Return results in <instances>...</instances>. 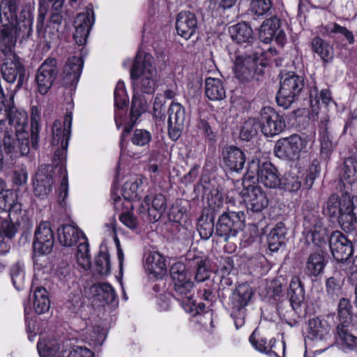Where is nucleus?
<instances>
[{
    "label": "nucleus",
    "instance_id": "nucleus-64",
    "mask_svg": "<svg viewBox=\"0 0 357 357\" xmlns=\"http://www.w3.org/2000/svg\"><path fill=\"white\" fill-rule=\"evenodd\" d=\"M188 266L190 268H206L211 266L209 260L205 256H197L194 257Z\"/></svg>",
    "mask_w": 357,
    "mask_h": 357
},
{
    "label": "nucleus",
    "instance_id": "nucleus-9",
    "mask_svg": "<svg viewBox=\"0 0 357 357\" xmlns=\"http://www.w3.org/2000/svg\"><path fill=\"white\" fill-rule=\"evenodd\" d=\"M84 296L98 306L117 305L118 296L114 288L108 282H86L83 289Z\"/></svg>",
    "mask_w": 357,
    "mask_h": 357
},
{
    "label": "nucleus",
    "instance_id": "nucleus-47",
    "mask_svg": "<svg viewBox=\"0 0 357 357\" xmlns=\"http://www.w3.org/2000/svg\"><path fill=\"white\" fill-rule=\"evenodd\" d=\"M233 269H220L222 273H230ZM220 269H188L187 275L191 279L190 274H195V280L198 282H204L209 277L211 273H218Z\"/></svg>",
    "mask_w": 357,
    "mask_h": 357
},
{
    "label": "nucleus",
    "instance_id": "nucleus-28",
    "mask_svg": "<svg viewBox=\"0 0 357 357\" xmlns=\"http://www.w3.org/2000/svg\"><path fill=\"white\" fill-rule=\"evenodd\" d=\"M50 167V165L42 167L36 174L33 187L37 197L43 198L52 192L54 181L52 176L47 174Z\"/></svg>",
    "mask_w": 357,
    "mask_h": 357
},
{
    "label": "nucleus",
    "instance_id": "nucleus-4",
    "mask_svg": "<svg viewBox=\"0 0 357 357\" xmlns=\"http://www.w3.org/2000/svg\"><path fill=\"white\" fill-rule=\"evenodd\" d=\"M276 50L268 48L266 51L255 52L253 56L241 52L238 50L235 54L234 61V70L236 77L242 82H246L254 77L257 61L261 56H264L266 59H270L276 54Z\"/></svg>",
    "mask_w": 357,
    "mask_h": 357
},
{
    "label": "nucleus",
    "instance_id": "nucleus-19",
    "mask_svg": "<svg viewBox=\"0 0 357 357\" xmlns=\"http://www.w3.org/2000/svg\"><path fill=\"white\" fill-rule=\"evenodd\" d=\"M95 20L94 12L92 8L87 7L84 12L79 13L75 21L74 40L79 45L86 43L90 29Z\"/></svg>",
    "mask_w": 357,
    "mask_h": 357
},
{
    "label": "nucleus",
    "instance_id": "nucleus-25",
    "mask_svg": "<svg viewBox=\"0 0 357 357\" xmlns=\"http://www.w3.org/2000/svg\"><path fill=\"white\" fill-rule=\"evenodd\" d=\"M197 29V20L194 13L190 11H182L178 14L176 29L179 36L188 40L195 33Z\"/></svg>",
    "mask_w": 357,
    "mask_h": 357
},
{
    "label": "nucleus",
    "instance_id": "nucleus-2",
    "mask_svg": "<svg viewBox=\"0 0 357 357\" xmlns=\"http://www.w3.org/2000/svg\"><path fill=\"white\" fill-rule=\"evenodd\" d=\"M134 91L152 93L157 82L154 59L149 54L138 53L130 70Z\"/></svg>",
    "mask_w": 357,
    "mask_h": 357
},
{
    "label": "nucleus",
    "instance_id": "nucleus-59",
    "mask_svg": "<svg viewBox=\"0 0 357 357\" xmlns=\"http://www.w3.org/2000/svg\"><path fill=\"white\" fill-rule=\"evenodd\" d=\"M284 187L287 190L296 192L301 187V182L298 176L289 174L286 175Z\"/></svg>",
    "mask_w": 357,
    "mask_h": 357
},
{
    "label": "nucleus",
    "instance_id": "nucleus-3",
    "mask_svg": "<svg viewBox=\"0 0 357 357\" xmlns=\"http://www.w3.org/2000/svg\"><path fill=\"white\" fill-rule=\"evenodd\" d=\"M58 239L64 246L71 247L80 242L76 254V263L79 268H89V244L84 234L71 225H62L58 229Z\"/></svg>",
    "mask_w": 357,
    "mask_h": 357
},
{
    "label": "nucleus",
    "instance_id": "nucleus-11",
    "mask_svg": "<svg viewBox=\"0 0 357 357\" xmlns=\"http://www.w3.org/2000/svg\"><path fill=\"white\" fill-rule=\"evenodd\" d=\"M72 120V113H67L63 121L61 120L54 121L52 128V144L53 146H57L54 151V158H57L59 161L63 160L66 157L70 135Z\"/></svg>",
    "mask_w": 357,
    "mask_h": 357
},
{
    "label": "nucleus",
    "instance_id": "nucleus-38",
    "mask_svg": "<svg viewBox=\"0 0 357 357\" xmlns=\"http://www.w3.org/2000/svg\"><path fill=\"white\" fill-rule=\"evenodd\" d=\"M326 210L330 216H338L339 218L342 219L345 214L349 215L351 213L352 208L351 207L350 201L348 202L347 206L342 205L337 196L332 195L327 202Z\"/></svg>",
    "mask_w": 357,
    "mask_h": 357
},
{
    "label": "nucleus",
    "instance_id": "nucleus-58",
    "mask_svg": "<svg viewBox=\"0 0 357 357\" xmlns=\"http://www.w3.org/2000/svg\"><path fill=\"white\" fill-rule=\"evenodd\" d=\"M262 168V165H260L259 160L258 159L252 160L248 162V170L245 174V177L248 179H253L256 176L257 179L259 178V173Z\"/></svg>",
    "mask_w": 357,
    "mask_h": 357
},
{
    "label": "nucleus",
    "instance_id": "nucleus-27",
    "mask_svg": "<svg viewBox=\"0 0 357 357\" xmlns=\"http://www.w3.org/2000/svg\"><path fill=\"white\" fill-rule=\"evenodd\" d=\"M84 61L81 57L70 56L68 59L63 68V82L66 86L76 85L82 70Z\"/></svg>",
    "mask_w": 357,
    "mask_h": 357
},
{
    "label": "nucleus",
    "instance_id": "nucleus-54",
    "mask_svg": "<svg viewBox=\"0 0 357 357\" xmlns=\"http://www.w3.org/2000/svg\"><path fill=\"white\" fill-rule=\"evenodd\" d=\"M16 232V227L13 222L8 220L2 221L0 225V245L3 242V236L12 238Z\"/></svg>",
    "mask_w": 357,
    "mask_h": 357
},
{
    "label": "nucleus",
    "instance_id": "nucleus-55",
    "mask_svg": "<svg viewBox=\"0 0 357 357\" xmlns=\"http://www.w3.org/2000/svg\"><path fill=\"white\" fill-rule=\"evenodd\" d=\"M10 275L14 287L20 291L23 289L25 282L24 269H10Z\"/></svg>",
    "mask_w": 357,
    "mask_h": 357
},
{
    "label": "nucleus",
    "instance_id": "nucleus-63",
    "mask_svg": "<svg viewBox=\"0 0 357 357\" xmlns=\"http://www.w3.org/2000/svg\"><path fill=\"white\" fill-rule=\"evenodd\" d=\"M208 204L209 207L213 211H216L220 208L223 205V201L221 197L218 194H213L208 195Z\"/></svg>",
    "mask_w": 357,
    "mask_h": 357
},
{
    "label": "nucleus",
    "instance_id": "nucleus-17",
    "mask_svg": "<svg viewBox=\"0 0 357 357\" xmlns=\"http://www.w3.org/2000/svg\"><path fill=\"white\" fill-rule=\"evenodd\" d=\"M54 243V238L51 223L48 221H42L35 231L33 243L34 255L49 254L52 250Z\"/></svg>",
    "mask_w": 357,
    "mask_h": 357
},
{
    "label": "nucleus",
    "instance_id": "nucleus-20",
    "mask_svg": "<svg viewBox=\"0 0 357 357\" xmlns=\"http://www.w3.org/2000/svg\"><path fill=\"white\" fill-rule=\"evenodd\" d=\"M56 60L54 58L47 59L39 68L36 81L38 90L42 95L46 94L56 76Z\"/></svg>",
    "mask_w": 357,
    "mask_h": 357
},
{
    "label": "nucleus",
    "instance_id": "nucleus-23",
    "mask_svg": "<svg viewBox=\"0 0 357 357\" xmlns=\"http://www.w3.org/2000/svg\"><path fill=\"white\" fill-rule=\"evenodd\" d=\"M166 208V199L163 195H146L139 207L140 213H148L152 221L158 220Z\"/></svg>",
    "mask_w": 357,
    "mask_h": 357
},
{
    "label": "nucleus",
    "instance_id": "nucleus-7",
    "mask_svg": "<svg viewBox=\"0 0 357 357\" xmlns=\"http://www.w3.org/2000/svg\"><path fill=\"white\" fill-rule=\"evenodd\" d=\"M304 79L294 73L282 76L276 101L280 107L288 109L295 102L304 88Z\"/></svg>",
    "mask_w": 357,
    "mask_h": 357
},
{
    "label": "nucleus",
    "instance_id": "nucleus-32",
    "mask_svg": "<svg viewBox=\"0 0 357 357\" xmlns=\"http://www.w3.org/2000/svg\"><path fill=\"white\" fill-rule=\"evenodd\" d=\"M287 296L289 297L290 305L294 311H297L301 308L305 300V289L303 284L298 278H292L288 289Z\"/></svg>",
    "mask_w": 357,
    "mask_h": 357
},
{
    "label": "nucleus",
    "instance_id": "nucleus-41",
    "mask_svg": "<svg viewBox=\"0 0 357 357\" xmlns=\"http://www.w3.org/2000/svg\"><path fill=\"white\" fill-rule=\"evenodd\" d=\"M144 265L147 268H167V266L175 268L176 264L175 262L171 264V259L167 262L165 256L159 252L153 251L145 254Z\"/></svg>",
    "mask_w": 357,
    "mask_h": 357
},
{
    "label": "nucleus",
    "instance_id": "nucleus-6",
    "mask_svg": "<svg viewBox=\"0 0 357 357\" xmlns=\"http://www.w3.org/2000/svg\"><path fill=\"white\" fill-rule=\"evenodd\" d=\"M352 309L351 301L348 298L340 299L337 306V319L340 324L336 327L335 337L342 344L349 349L357 347V337L353 335L348 329L352 321Z\"/></svg>",
    "mask_w": 357,
    "mask_h": 357
},
{
    "label": "nucleus",
    "instance_id": "nucleus-18",
    "mask_svg": "<svg viewBox=\"0 0 357 357\" xmlns=\"http://www.w3.org/2000/svg\"><path fill=\"white\" fill-rule=\"evenodd\" d=\"M248 210L259 212L268 205V199L261 188L254 185H245L243 182V189L240 192Z\"/></svg>",
    "mask_w": 357,
    "mask_h": 357
},
{
    "label": "nucleus",
    "instance_id": "nucleus-8",
    "mask_svg": "<svg viewBox=\"0 0 357 357\" xmlns=\"http://www.w3.org/2000/svg\"><path fill=\"white\" fill-rule=\"evenodd\" d=\"M19 0H0V44L6 47L14 45L13 29L17 23Z\"/></svg>",
    "mask_w": 357,
    "mask_h": 357
},
{
    "label": "nucleus",
    "instance_id": "nucleus-21",
    "mask_svg": "<svg viewBox=\"0 0 357 357\" xmlns=\"http://www.w3.org/2000/svg\"><path fill=\"white\" fill-rule=\"evenodd\" d=\"M333 258L340 262L347 261L353 252L351 242L340 231H333L328 240Z\"/></svg>",
    "mask_w": 357,
    "mask_h": 357
},
{
    "label": "nucleus",
    "instance_id": "nucleus-45",
    "mask_svg": "<svg viewBox=\"0 0 357 357\" xmlns=\"http://www.w3.org/2000/svg\"><path fill=\"white\" fill-rule=\"evenodd\" d=\"M260 128L259 121L256 119H249L244 122L241 130L240 136L242 139L248 141L257 134Z\"/></svg>",
    "mask_w": 357,
    "mask_h": 357
},
{
    "label": "nucleus",
    "instance_id": "nucleus-5",
    "mask_svg": "<svg viewBox=\"0 0 357 357\" xmlns=\"http://www.w3.org/2000/svg\"><path fill=\"white\" fill-rule=\"evenodd\" d=\"M253 295L252 288L248 283H243L238 284L229 296L230 316L236 329H239L245 324V307Z\"/></svg>",
    "mask_w": 357,
    "mask_h": 357
},
{
    "label": "nucleus",
    "instance_id": "nucleus-33",
    "mask_svg": "<svg viewBox=\"0 0 357 357\" xmlns=\"http://www.w3.org/2000/svg\"><path fill=\"white\" fill-rule=\"evenodd\" d=\"M229 33L234 41L238 44H250L254 40L252 28L245 22L238 23L229 28Z\"/></svg>",
    "mask_w": 357,
    "mask_h": 357
},
{
    "label": "nucleus",
    "instance_id": "nucleus-49",
    "mask_svg": "<svg viewBox=\"0 0 357 357\" xmlns=\"http://www.w3.org/2000/svg\"><path fill=\"white\" fill-rule=\"evenodd\" d=\"M271 8V0H252L251 1V11L257 16H263L267 14Z\"/></svg>",
    "mask_w": 357,
    "mask_h": 357
},
{
    "label": "nucleus",
    "instance_id": "nucleus-29",
    "mask_svg": "<svg viewBox=\"0 0 357 357\" xmlns=\"http://www.w3.org/2000/svg\"><path fill=\"white\" fill-rule=\"evenodd\" d=\"M257 181L268 188H278L282 183L278 169L270 162L262 164L259 178Z\"/></svg>",
    "mask_w": 357,
    "mask_h": 357
},
{
    "label": "nucleus",
    "instance_id": "nucleus-61",
    "mask_svg": "<svg viewBox=\"0 0 357 357\" xmlns=\"http://www.w3.org/2000/svg\"><path fill=\"white\" fill-rule=\"evenodd\" d=\"M197 294L201 299L211 303V305H212L213 302L216 301L215 293L210 287H204L203 289H200Z\"/></svg>",
    "mask_w": 357,
    "mask_h": 357
},
{
    "label": "nucleus",
    "instance_id": "nucleus-13",
    "mask_svg": "<svg viewBox=\"0 0 357 357\" xmlns=\"http://www.w3.org/2000/svg\"><path fill=\"white\" fill-rule=\"evenodd\" d=\"M245 213L243 211H227L222 213L216 225V234L225 241L235 238L243 227Z\"/></svg>",
    "mask_w": 357,
    "mask_h": 357
},
{
    "label": "nucleus",
    "instance_id": "nucleus-52",
    "mask_svg": "<svg viewBox=\"0 0 357 357\" xmlns=\"http://www.w3.org/2000/svg\"><path fill=\"white\" fill-rule=\"evenodd\" d=\"M64 0H43L40 3L39 17L43 18L47 9L51 7L55 13L59 12L63 6Z\"/></svg>",
    "mask_w": 357,
    "mask_h": 357
},
{
    "label": "nucleus",
    "instance_id": "nucleus-51",
    "mask_svg": "<svg viewBox=\"0 0 357 357\" xmlns=\"http://www.w3.org/2000/svg\"><path fill=\"white\" fill-rule=\"evenodd\" d=\"M138 93L136 91L134 93L130 109V120L132 123H135L140 115L145 111V107L139 96L137 94Z\"/></svg>",
    "mask_w": 357,
    "mask_h": 357
},
{
    "label": "nucleus",
    "instance_id": "nucleus-46",
    "mask_svg": "<svg viewBox=\"0 0 357 357\" xmlns=\"http://www.w3.org/2000/svg\"><path fill=\"white\" fill-rule=\"evenodd\" d=\"M152 138V135L146 130L136 129L134 130L130 141L132 144L137 146L145 147L148 146Z\"/></svg>",
    "mask_w": 357,
    "mask_h": 357
},
{
    "label": "nucleus",
    "instance_id": "nucleus-53",
    "mask_svg": "<svg viewBox=\"0 0 357 357\" xmlns=\"http://www.w3.org/2000/svg\"><path fill=\"white\" fill-rule=\"evenodd\" d=\"M327 259L322 252L312 253L307 261V268H324L326 266Z\"/></svg>",
    "mask_w": 357,
    "mask_h": 357
},
{
    "label": "nucleus",
    "instance_id": "nucleus-50",
    "mask_svg": "<svg viewBox=\"0 0 357 357\" xmlns=\"http://www.w3.org/2000/svg\"><path fill=\"white\" fill-rule=\"evenodd\" d=\"M287 284V278L282 275L277 276L271 281L270 289L273 291L274 299H280L284 296Z\"/></svg>",
    "mask_w": 357,
    "mask_h": 357
},
{
    "label": "nucleus",
    "instance_id": "nucleus-37",
    "mask_svg": "<svg viewBox=\"0 0 357 357\" xmlns=\"http://www.w3.org/2000/svg\"><path fill=\"white\" fill-rule=\"evenodd\" d=\"M312 51L316 53L323 61L330 62L333 58V47L320 37H315L311 41Z\"/></svg>",
    "mask_w": 357,
    "mask_h": 357
},
{
    "label": "nucleus",
    "instance_id": "nucleus-43",
    "mask_svg": "<svg viewBox=\"0 0 357 357\" xmlns=\"http://www.w3.org/2000/svg\"><path fill=\"white\" fill-rule=\"evenodd\" d=\"M168 125L183 126L185 121V108L178 102H172L169 110Z\"/></svg>",
    "mask_w": 357,
    "mask_h": 357
},
{
    "label": "nucleus",
    "instance_id": "nucleus-48",
    "mask_svg": "<svg viewBox=\"0 0 357 357\" xmlns=\"http://www.w3.org/2000/svg\"><path fill=\"white\" fill-rule=\"evenodd\" d=\"M62 357H95V354L86 347L74 345L69 349H65Z\"/></svg>",
    "mask_w": 357,
    "mask_h": 357
},
{
    "label": "nucleus",
    "instance_id": "nucleus-42",
    "mask_svg": "<svg viewBox=\"0 0 357 357\" xmlns=\"http://www.w3.org/2000/svg\"><path fill=\"white\" fill-rule=\"evenodd\" d=\"M33 23V8L30 6H26L22 10L20 20L18 21L17 20V23L15 24L14 27L24 33H29L31 31Z\"/></svg>",
    "mask_w": 357,
    "mask_h": 357
},
{
    "label": "nucleus",
    "instance_id": "nucleus-1",
    "mask_svg": "<svg viewBox=\"0 0 357 357\" xmlns=\"http://www.w3.org/2000/svg\"><path fill=\"white\" fill-rule=\"evenodd\" d=\"M188 269H145L149 281L157 282L163 280L168 277V273L174 282L173 297L180 301L185 311L193 317H198L197 321L202 325H206L202 318L208 312L206 310V304L201 302L197 304L190 294L193 287V282L187 275Z\"/></svg>",
    "mask_w": 357,
    "mask_h": 357
},
{
    "label": "nucleus",
    "instance_id": "nucleus-26",
    "mask_svg": "<svg viewBox=\"0 0 357 357\" xmlns=\"http://www.w3.org/2000/svg\"><path fill=\"white\" fill-rule=\"evenodd\" d=\"M222 156V162L228 169L236 172L243 170L246 158L241 149L234 146L226 147Z\"/></svg>",
    "mask_w": 357,
    "mask_h": 357
},
{
    "label": "nucleus",
    "instance_id": "nucleus-40",
    "mask_svg": "<svg viewBox=\"0 0 357 357\" xmlns=\"http://www.w3.org/2000/svg\"><path fill=\"white\" fill-rule=\"evenodd\" d=\"M330 326L326 321L316 317L309 320V334L312 339L323 340L329 333Z\"/></svg>",
    "mask_w": 357,
    "mask_h": 357
},
{
    "label": "nucleus",
    "instance_id": "nucleus-62",
    "mask_svg": "<svg viewBox=\"0 0 357 357\" xmlns=\"http://www.w3.org/2000/svg\"><path fill=\"white\" fill-rule=\"evenodd\" d=\"M95 264L98 268H110L109 254L105 251H100L95 259Z\"/></svg>",
    "mask_w": 357,
    "mask_h": 357
},
{
    "label": "nucleus",
    "instance_id": "nucleus-56",
    "mask_svg": "<svg viewBox=\"0 0 357 357\" xmlns=\"http://www.w3.org/2000/svg\"><path fill=\"white\" fill-rule=\"evenodd\" d=\"M115 105L121 107L126 102V94L123 82L119 81L114 92Z\"/></svg>",
    "mask_w": 357,
    "mask_h": 357
},
{
    "label": "nucleus",
    "instance_id": "nucleus-35",
    "mask_svg": "<svg viewBox=\"0 0 357 357\" xmlns=\"http://www.w3.org/2000/svg\"><path fill=\"white\" fill-rule=\"evenodd\" d=\"M286 228L283 223L280 222L273 228L267 236V243L271 252H278L284 245Z\"/></svg>",
    "mask_w": 357,
    "mask_h": 357
},
{
    "label": "nucleus",
    "instance_id": "nucleus-57",
    "mask_svg": "<svg viewBox=\"0 0 357 357\" xmlns=\"http://www.w3.org/2000/svg\"><path fill=\"white\" fill-rule=\"evenodd\" d=\"M119 220L130 229L134 230L137 227V218L130 211H123L119 215Z\"/></svg>",
    "mask_w": 357,
    "mask_h": 357
},
{
    "label": "nucleus",
    "instance_id": "nucleus-14",
    "mask_svg": "<svg viewBox=\"0 0 357 357\" xmlns=\"http://www.w3.org/2000/svg\"><path fill=\"white\" fill-rule=\"evenodd\" d=\"M310 100L312 107L311 118L313 120L320 119L321 126L326 127L329 121L328 116L326 115V106L334 102L330 91L328 89L319 91L317 87H314L310 91Z\"/></svg>",
    "mask_w": 357,
    "mask_h": 357
},
{
    "label": "nucleus",
    "instance_id": "nucleus-16",
    "mask_svg": "<svg viewBox=\"0 0 357 357\" xmlns=\"http://www.w3.org/2000/svg\"><path fill=\"white\" fill-rule=\"evenodd\" d=\"M1 73L4 80L10 84H13L18 77L16 88L19 89L22 86L25 80V68L15 54L10 52L7 55L1 66Z\"/></svg>",
    "mask_w": 357,
    "mask_h": 357
},
{
    "label": "nucleus",
    "instance_id": "nucleus-60",
    "mask_svg": "<svg viewBox=\"0 0 357 357\" xmlns=\"http://www.w3.org/2000/svg\"><path fill=\"white\" fill-rule=\"evenodd\" d=\"M83 304L82 297L79 295H77L74 296L67 302L66 306L72 313L78 314L83 307Z\"/></svg>",
    "mask_w": 357,
    "mask_h": 357
},
{
    "label": "nucleus",
    "instance_id": "nucleus-24",
    "mask_svg": "<svg viewBox=\"0 0 357 357\" xmlns=\"http://www.w3.org/2000/svg\"><path fill=\"white\" fill-rule=\"evenodd\" d=\"M142 184L141 180H131L127 181L123 186L122 199L119 196L114 197V208L116 211H121L122 206L126 209H132L133 208L130 201H134L139 198V188Z\"/></svg>",
    "mask_w": 357,
    "mask_h": 357
},
{
    "label": "nucleus",
    "instance_id": "nucleus-15",
    "mask_svg": "<svg viewBox=\"0 0 357 357\" xmlns=\"http://www.w3.org/2000/svg\"><path fill=\"white\" fill-rule=\"evenodd\" d=\"M259 123L262 133L267 137L280 134L286 126L284 118L271 107L261 109Z\"/></svg>",
    "mask_w": 357,
    "mask_h": 357
},
{
    "label": "nucleus",
    "instance_id": "nucleus-44",
    "mask_svg": "<svg viewBox=\"0 0 357 357\" xmlns=\"http://www.w3.org/2000/svg\"><path fill=\"white\" fill-rule=\"evenodd\" d=\"M307 239L311 241L315 245L321 247L326 244L328 239L327 230L325 227L316 225L313 230L308 233Z\"/></svg>",
    "mask_w": 357,
    "mask_h": 357
},
{
    "label": "nucleus",
    "instance_id": "nucleus-22",
    "mask_svg": "<svg viewBox=\"0 0 357 357\" xmlns=\"http://www.w3.org/2000/svg\"><path fill=\"white\" fill-rule=\"evenodd\" d=\"M259 38L266 44L275 39L278 44L283 45L285 33L280 29V20L277 17H271L264 21L259 28Z\"/></svg>",
    "mask_w": 357,
    "mask_h": 357
},
{
    "label": "nucleus",
    "instance_id": "nucleus-39",
    "mask_svg": "<svg viewBox=\"0 0 357 357\" xmlns=\"http://www.w3.org/2000/svg\"><path fill=\"white\" fill-rule=\"evenodd\" d=\"M345 188L352 185L357 181V161L354 158H347L344 161L343 174L341 178Z\"/></svg>",
    "mask_w": 357,
    "mask_h": 357
},
{
    "label": "nucleus",
    "instance_id": "nucleus-12",
    "mask_svg": "<svg viewBox=\"0 0 357 357\" xmlns=\"http://www.w3.org/2000/svg\"><path fill=\"white\" fill-rule=\"evenodd\" d=\"M307 145L306 137L292 135L279 139L275 144L274 153L280 158L294 160L298 159L301 153L307 151Z\"/></svg>",
    "mask_w": 357,
    "mask_h": 357
},
{
    "label": "nucleus",
    "instance_id": "nucleus-10",
    "mask_svg": "<svg viewBox=\"0 0 357 357\" xmlns=\"http://www.w3.org/2000/svg\"><path fill=\"white\" fill-rule=\"evenodd\" d=\"M0 132L3 135L1 146L5 153L10 157H18L29 153L30 148L29 144L28 132H15L13 130H8L6 126H0Z\"/></svg>",
    "mask_w": 357,
    "mask_h": 357
},
{
    "label": "nucleus",
    "instance_id": "nucleus-34",
    "mask_svg": "<svg viewBox=\"0 0 357 357\" xmlns=\"http://www.w3.org/2000/svg\"><path fill=\"white\" fill-rule=\"evenodd\" d=\"M205 94L212 101L222 100L226 94L223 82L218 78H206L205 80Z\"/></svg>",
    "mask_w": 357,
    "mask_h": 357
},
{
    "label": "nucleus",
    "instance_id": "nucleus-31",
    "mask_svg": "<svg viewBox=\"0 0 357 357\" xmlns=\"http://www.w3.org/2000/svg\"><path fill=\"white\" fill-rule=\"evenodd\" d=\"M40 357H62L65 349L61 350V344L56 338L43 337L37 343Z\"/></svg>",
    "mask_w": 357,
    "mask_h": 357
},
{
    "label": "nucleus",
    "instance_id": "nucleus-36",
    "mask_svg": "<svg viewBox=\"0 0 357 357\" xmlns=\"http://www.w3.org/2000/svg\"><path fill=\"white\" fill-rule=\"evenodd\" d=\"M49 292L43 287H37L33 292V309L38 314L49 311L50 307Z\"/></svg>",
    "mask_w": 357,
    "mask_h": 357
},
{
    "label": "nucleus",
    "instance_id": "nucleus-30",
    "mask_svg": "<svg viewBox=\"0 0 357 357\" xmlns=\"http://www.w3.org/2000/svg\"><path fill=\"white\" fill-rule=\"evenodd\" d=\"M28 116L22 109H17L15 107L9 108L6 126L8 130L15 128V132H26L25 128L27 126Z\"/></svg>",
    "mask_w": 357,
    "mask_h": 357
}]
</instances>
